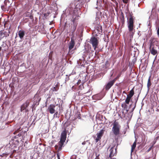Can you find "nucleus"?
<instances>
[{
    "label": "nucleus",
    "mask_w": 159,
    "mask_h": 159,
    "mask_svg": "<svg viewBox=\"0 0 159 159\" xmlns=\"http://www.w3.org/2000/svg\"><path fill=\"white\" fill-rule=\"evenodd\" d=\"M157 35L158 36V37L159 38V26L157 28Z\"/></svg>",
    "instance_id": "34"
},
{
    "label": "nucleus",
    "mask_w": 159,
    "mask_h": 159,
    "mask_svg": "<svg viewBox=\"0 0 159 159\" xmlns=\"http://www.w3.org/2000/svg\"><path fill=\"white\" fill-rule=\"evenodd\" d=\"M117 147L115 148V146H112L110 149V153L109 156H114L116 155L117 154Z\"/></svg>",
    "instance_id": "6"
},
{
    "label": "nucleus",
    "mask_w": 159,
    "mask_h": 159,
    "mask_svg": "<svg viewBox=\"0 0 159 159\" xmlns=\"http://www.w3.org/2000/svg\"><path fill=\"white\" fill-rule=\"evenodd\" d=\"M134 88H133L130 91L129 94L127 95L128 96L131 98L133 97L134 94Z\"/></svg>",
    "instance_id": "17"
},
{
    "label": "nucleus",
    "mask_w": 159,
    "mask_h": 159,
    "mask_svg": "<svg viewBox=\"0 0 159 159\" xmlns=\"http://www.w3.org/2000/svg\"><path fill=\"white\" fill-rule=\"evenodd\" d=\"M30 14L31 13L30 12L26 11L24 13V15L25 17H29Z\"/></svg>",
    "instance_id": "24"
},
{
    "label": "nucleus",
    "mask_w": 159,
    "mask_h": 159,
    "mask_svg": "<svg viewBox=\"0 0 159 159\" xmlns=\"http://www.w3.org/2000/svg\"><path fill=\"white\" fill-rule=\"evenodd\" d=\"M136 145V140H135L134 142V143L131 146V153H132L133 152L134 150L135 149Z\"/></svg>",
    "instance_id": "18"
},
{
    "label": "nucleus",
    "mask_w": 159,
    "mask_h": 159,
    "mask_svg": "<svg viewBox=\"0 0 159 159\" xmlns=\"http://www.w3.org/2000/svg\"><path fill=\"white\" fill-rule=\"evenodd\" d=\"M113 157V156H108L107 157L106 159H116V158H112V157Z\"/></svg>",
    "instance_id": "32"
},
{
    "label": "nucleus",
    "mask_w": 159,
    "mask_h": 159,
    "mask_svg": "<svg viewBox=\"0 0 159 159\" xmlns=\"http://www.w3.org/2000/svg\"><path fill=\"white\" fill-rule=\"evenodd\" d=\"M150 52L153 55H155L157 53V51L155 47L153 46V47H152V44H151L150 45L149 48Z\"/></svg>",
    "instance_id": "8"
},
{
    "label": "nucleus",
    "mask_w": 159,
    "mask_h": 159,
    "mask_svg": "<svg viewBox=\"0 0 159 159\" xmlns=\"http://www.w3.org/2000/svg\"><path fill=\"white\" fill-rule=\"evenodd\" d=\"M105 130L102 129L97 134V137L95 139V142L97 143L101 139L102 136H103Z\"/></svg>",
    "instance_id": "5"
},
{
    "label": "nucleus",
    "mask_w": 159,
    "mask_h": 159,
    "mask_svg": "<svg viewBox=\"0 0 159 159\" xmlns=\"http://www.w3.org/2000/svg\"><path fill=\"white\" fill-rule=\"evenodd\" d=\"M76 89V87H75V86H73L72 87V90H73V91H74Z\"/></svg>",
    "instance_id": "35"
},
{
    "label": "nucleus",
    "mask_w": 159,
    "mask_h": 159,
    "mask_svg": "<svg viewBox=\"0 0 159 159\" xmlns=\"http://www.w3.org/2000/svg\"><path fill=\"white\" fill-rule=\"evenodd\" d=\"M90 43L92 44L94 50H96L99 43L97 38L94 37H91L90 39Z\"/></svg>",
    "instance_id": "3"
},
{
    "label": "nucleus",
    "mask_w": 159,
    "mask_h": 159,
    "mask_svg": "<svg viewBox=\"0 0 159 159\" xmlns=\"http://www.w3.org/2000/svg\"><path fill=\"white\" fill-rule=\"evenodd\" d=\"M136 102H137V101L136 102V103H135V106H134V107L133 108L132 111H133L134 110V109H135V107H136Z\"/></svg>",
    "instance_id": "42"
},
{
    "label": "nucleus",
    "mask_w": 159,
    "mask_h": 159,
    "mask_svg": "<svg viewBox=\"0 0 159 159\" xmlns=\"http://www.w3.org/2000/svg\"><path fill=\"white\" fill-rule=\"evenodd\" d=\"M113 127L112 131L115 135H119L120 134V129L121 126L119 122L115 120L112 124Z\"/></svg>",
    "instance_id": "2"
},
{
    "label": "nucleus",
    "mask_w": 159,
    "mask_h": 159,
    "mask_svg": "<svg viewBox=\"0 0 159 159\" xmlns=\"http://www.w3.org/2000/svg\"><path fill=\"white\" fill-rule=\"evenodd\" d=\"M127 66H125L122 70L121 71L122 72H125V71L127 69Z\"/></svg>",
    "instance_id": "33"
},
{
    "label": "nucleus",
    "mask_w": 159,
    "mask_h": 159,
    "mask_svg": "<svg viewBox=\"0 0 159 159\" xmlns=\"http://www.w3.org/2000/svg\"><path fill=\"white\" fill-rule=\"evenodd\" d=\"M1 49H2V48L1 47H0V52L1 50Z\"/></svg>",
    "instance_id": "47"
},
{
    "label": "nucleus",
    "mask_w": 159,
    "mask_h": 159,
    "mask_svg": "<svg viewBox=\"0 0 159 159\" xmlns=\"http://www.w3.org/2000/svg\"><path fill=\"white\" fill-rule=\"evenodd\" d=\"M66 137H65V136L61 135V137L60 141L65 142L66 140Z\"/></svg>",
    "instance_id": "23"
},
{
    "label": "nucleus",
    "mask_w": 159,
    "mask_h": 159,
    "mask_svg": "<svg viewBox=\"0 0 159 159\" xmlns=\"http://www.w3.org/2000/svg\"><path fill=\"white\" fill-rule=\"evenodd\" d=\"M30 102V100H27L25 103H23L21 106L20 111H25V112L28 111L27 108L29 106Z\"/></svg>",
    "instance_id": "4"
},
{
    "label": "nucleus",
    "mask_w": 159,
    "mask_h": 159,
    "mask_svg": "<svg viewBox=\"0 0 159 159\" xmlns=\"http://www.w3.org/2000/svg\"><path fill=\"white\" fill-rule=\"evenodd\" d=\"M96 158H95V159H100L99 158V156L100 155L99 154H97V153H96Z\"/></svg>",
    "instance_id": "36"
},
{
    "label": "nucleus",
    "mask_w": 159,
    "mask_h": 159,
    "mask_svg": "<svg viewBox=\"0 0 159 159\" xmlns=\"http://www.w3.org/2000/svg\"><path fill=\"white\" fill-rule=\"evenodd\" d=\"M57 156L58 159H60V156L59 155L57 154Z\"/></svg>",
    "instance_id": "44"
},
{
    "label": "nucleus",
    "mask_w": 159,
    "mask_h": 159,
    "mask_svg": "<svg viewBox=\"0 0 159 159\" xmlns=\"http://www.w3.org/2000/svg\"><path fill=\"white\" fill-rule=\"evenodd\" d=\"M78 23L71 24L70 27V30L72 33H74L76 29Z\"/></svg>",
    "instance_id": "12"
},
{
    "label": "nucleus",
    "mask_w": 159,
    "mask_h": 159,
    "mask_svg": "<svg viewBox=\"0 0 159 159\" xmlns=\"http://www.w3.org/2000/svg\"><path fill=\"white\" fill-rule=\"evenodd\" d=\"M67 23H65L64 25V27H66V26Z\"/></svg>",
    "instance_id": "43"
},
{
    "label": "nucleus",
    "mask_w": 159,
    "mask_h": 159,
    "mask_svg": "<svg viewBox=\"0 0 159 159\" xmlns=\"http://www.w3.org/2000/svg\"><path fill=\"white\" fill-rule=\"evenodd\" d=\"M66 135L67 130L66 129H65L61 132V135L65 136V137H66Z\"/></svg>",
    "instance_id": "22"
},
{
    "label": "nucleus",
    "mask_w": 159,
    "mask_h": 159,
    "mask_svg": "<svg viewBox=\"0 0 159 159\" xmlns=\"http://www.w3.org/2000/svg\"><path fill=\"white\" fill-rule=\"evenodd\" d=\"M55 106L53 104H50L47 109V111L51 114H53L55 112Z\"/></svg>",
    "instance_id": "7"
},
{
    "label": "nucleus",
    "mask_w": 159,
    "mask_h": 159,
    "mask_svg": "<svg viewBox=\"0 0 159 159\" xmlns=\"http://www.w3.org/2000/svg\"><path fill=\"white\" fill-rule=\"evenodd\" d=\"M131 98L127 96V97L125 99V103L127 104H128L129 103V102L130 101V100L131 99Z\"/></svg>",
    "instance_id": "21"
},
{
    "label": "nucleus",
    "mask_w": 159,
    "mask_h": 159,
    "mask_svg": "<svg viewBox=\"0 0 159 159\" xmlns=\"http://www.w3.org/2000/svg\"><path fill=\"white\" fill-rule=\"evenodd\" d=\"M29 18L31 19H32L33 20V16L31 14H30V15H29Z\"/></svg>",
    "instance_id": "37"
},
{
    "label": "nucleus",
    "mask_w": 159,
    "mask_h": 159,
    "mask_svg": "<svg viewBox=\"0 0 159 159\" xmlns=\"http://www.w3.org/2000/svg\"><path fill=\"white\" fill-rule=\"evenodd\" d=\"M75 44V42L73 38H71V41L70 42L69 45V52H70L71 50L74 48Z\"/></svg>",
    "instance_id": "9"
},
{
    "label": "nucleus",
    "mask_w": 159,
    "mask_h": 159,
    "mask_svg": "<svg viewBox=\"0 0 159 159\" xmlns=\"http://www.w3.org/2000/svg\"><path fill=\"white\" fill-rule=\"evenodd\" d=\"M115 82V80H112L108 82L106 85L105 87V89L106 90H109L111 87L113 85Z\"/></svg>",
    "instance_id": "11"
},
{
    "label": "nucleus",
    "mask_w": 159,
    "mask_h": 159,
    "mask_svg": "<svg viewBox=\"0 0 159 159\" xmlns=\"http://www.w3.org/2000/svg\"><path fill=\"white\" fill-rule=\"evenodd\" d=\"M25 19L26 20V21H28V19H27L26 18H25Z\"/></svg>",
    "instance_id": "48"
},
{
    "label": "nucleus",
    "mask_w": 159,
    "mask_h": 159,
    "mask_svg": "<svg viewBox=\"0 0 159 159\" xmlns=\"http://www.w3.org/2000/svg\"><path fill=\"white\" fill-rule=\"evenodd\" d=\"M126 104L125 103L122 104L121 106V107L124 109H126L127 107V106Z\"/></svg>",
    "instance_id": "26"
},
{
    "label": "nucleus",
    "mask_w": 159,
    "mask_h": 159,
    "mask_svg": "<svg viewBox=\"0 0 159 159\" xmlns=\"http://www.w3.org/2000/svg\"><path fill=\"white\" fill-rule=\"evenodd\" d=\"M95 28L98 32H102V27L99 25H97L95 27Z\"/></svg>",
    "instance_id": "16"
},
{
    "label": "nucleus",
    "mask_w": 159,
    "mask_h": 159,
    "mask_svg": "<svg viewBox=\"0 0 159 159\" xmlns=\"http://www.w3.org/2000/svg\"><path fill=\"white\" fill-rule=\"evenodd\" d=\"M153 147V146H151V147H150L148 149V150L147 152H149L152 149V148Z\"/></svg>",
    "instance_id": "38"
},
{
    "label": "nucleus",
    "mask_w": 159,
    "mask_h": 159,
    "mask_svg": "<svg viewBox=\"0 0 159 159\" xmlns=\"http://www.w3.org/2000/svg\"><path fill=\"white\" fill-rule=\"evenodd\" d=\"M151 77L150 76L149 78H148V83H147V87L148 89H149L152 85V84L151 82V79H150Z\"/></svg>",
    "instance_id": "20"
},
{
    "label": "nucleus",
    "mask_w": 159,
    "mask_h": 159,
    "mask_svg": "<svg viewBox=\"0 0 159 159\" xmlns=\"http://www.w3.org/2000/svg\"><path fill=\"white\" fill-rule=\"evenodd\" d=\"M10 32L9 30H6V31H4L3 33H1V35L3 36V37H7L9 36Z\"/></svg>",
    "instance_id": "13"
},
{
    "label": "nucleus",
    "mask_w": 159,
    "mask_h": 159,
    "mask_svg": "<svg viewBox=\"0 0 159 159\" xmlns=\"http://www.w3.org/2000/svg\"><path fill=\"white\" fill-rule=\"evenodd\" d=\"M128 0H122L123 2L125 3H127Z\"/></svg>",
    "instance_id": "39"
},
{
    "label": "nucleus",
    "mask_w": 159,
    "mask_h": 159,
    "mask_svg": "<svg viewBox=\"0 0 159 159\" xmlns=\"http://www.w3.org/2000/svg\"><path fill=\"white\" fill-rule=\"evenodd\" d=\"M122 74V72H121L120 73L118 74L117 77L115 78L113 80H115V81H116L117 79H118L121 76V74Z\"/></svg>",
    "instance_id": "28"
},
{
    "label": "nucleus",
    "mask_w": 159,
    "mask_h": 159,
    "mask_svg": "<svg viewBox=\"0 0 159 159\" xmlns=\"http://www.w3.org/2000/svg\"><path fill=\"white\" fill-rule=\"evenodd\" d=\"M76 20V17H75L74 18V16L72 17V24L74 23H78L76 22L75 21Z\"/></svg>",
    "instance_id": "25"
},
{
    "label": "nucleus",
    "mask_w": 159,
    "mask_h": 159,
    "mask_svg": "<svg viewBox=\"0 0 159 159\" xmlns=\"http://www.w3.org/2000/svg\"><path fill=\"white\" fill-rule=\"evenodd\" d=\"M122 18H121V21L122 23V25H123L125 22V17L123 13L122 12L121 13Z\"/></svg>",
    "instance_id": "19"
},
{
    "label": "nucleus",
    "mask_w": 159,
    "mask_h": 159,
    "mask_svg": "<svg viewBox=\"0 0 159 159\" xmlns=\"http://www.w3.org/2000/svg\"><path fill=\"white\" fill-rule=\"evenodd\" d=\"M64 142L60 141L58 143V145H56L55 146V148L58 151H61V150L62 147L63 145Z\"/></svg>",
    "instance_id": "10"
},
{
    "label": "nucleus",
    "mask_w": 159,
    "mask_h": 159,
    "mask_svg": "<svg viewBox=\"0 0 159 159\" xmlns=\"http://www.w3.org/2000/svg\"><path fill=\"white\" fill-rule=\"evenodd\" d=\"M70 159H77V156L75 155H72Z\"/></svg>",
    "instance_id": "30"
},
{
    "label": "nucleus",
    "mask_w": 159,
    "mask_h": 159,
    "mask_svg": "<svg viewBox=\"0 0 159 159\" xmlns=\"http://www.w3.org/2000/svg\"><path fill=\"white\" fill-rule=\"evenodd\" d=\"M71 74H70L69 76H68V75H66V76H67V77L66 78L65 81H67L70 79L69 76Z\"/></svg>",
    "instance_id": "29"
},
{
    "label": "nucleus",
    "mask_w": 159,
    "mask_h": 159,
    "mask_svg": "<svg viewBox=\"0 0 159 159\" xmlns=\"http://www.w3.org/2000/svg\"><path fill=\"white\" fill-rule=\"evenodd\" d=\"M16 132H17V131H15V132H14V134H15L16 133Z\"/></svg>",
    "instance_id": "46"
},
{
    "label": "nucleus",
    "mask_w": 159,
    "mask_h": 159,
    "mask_svg": "<svg viewBox=\"0 0 159 159\" xmlns=\"http://www.w3.org/2000/svg\"><path fill=\"white\" fill-rule=\"evenodd\" d=\"M25 35V31L24 30H20L18 32V35L20 39H22Z\"/></svg>",
    "instance_id": "15"
},
{
    "label": "nucleus",
    "mask_w": 159,
    "mask_h": 159,
    "mask_svg": "<svg viewBox=\"0 0 159 159\" xmlns=\"http://www.w3.org/2000/svg\"><path fill=\"white\" fill-rule=\"evenodd\" d=\"M10 4L9 1L8 0H5L4 2V5H7V4Z\"/></svg>",
    "instance_id": "27"
},
{
    "label": "nucleus",
    "mask_w": 159,
    "mask_h": 159,
    "mask_svg": "<svg viewBox=\"0 0 159 159\" xmlns=\"http://www.w3.org/2000/svg\"><path fill=\"white\" fill-rule=\"evenodd\" d=\"M57 113H58V112H56V113H55V114H57Z\"/></svg>",
    "instance_id": "49"
},
{
    "label": "nucleus",
    "mask_w": 159,
    "mask_h": 159,
    "mask_svg": "<svg viewBox=\"0 0 159 159\" xmlns=\"http://www.w3.org/2000/svg\"><path fill=\"white\" fill-rule=\"evenodd\" d=\"M21 135V134H20V133H19L18 134V137H16V136L15 137L16 138H18V137H20Z\"/></svg>",
    "instance_id": "41"
},
{
    "label": "nucleus",
    "mask_w": 159,
    "mask_h": 159,
    "mask_svg": "<svg viewBox=\"0 0 159 159\" xmlns=\"http://www.w3.org/2000/svg\"><path fill=\"white\" fill-rule=\"evenodd\" d=\"M81 80H79L77 83V84L79 85L81 83Z\"/></svg>",
    "instance_id": "40"
},
{
    "label": "nucleus",
    "mask_w": 159,
    "mask_h": 159,
    "mask_svg": "<svg viewBox=\"0 0 159 159\" xmlns=\"http://www.w3.org/2000/svg\"><path fill=\"white\" fill-rule=\"evenodd\" d=\"M10 6H7V5H4L1 6V8L4 11H8L9 9Z\"/></svg>",
    "instance_id": "14"
},
{
    "label": "nucleus",
    "mask_w": 159,
    "mask_h": 159,
    "mask_svg": "<svg viewBox=\"0 0 159 159\" xmlns=\"http://www.w3.org/2000/svg\"><path fill=\"white\" fill-rule=\"evenodd\" d=\"M85 144V142H83V143H82V144L83 145H84V144Z\"/></svg>",
    "instance_id": "45"
},
{
    "label": "nucleus",
    "mask_w": 159,
    "mask_h": 159,
    "mask_svg": "<svg viewBox=\"0 0 159 159\" xmlns=\"http://www.w3.org/2000/svg\"><path fill=\"white\" fill-rule=\"evenodd\" d=\"M75 116H76L77 118H78L79 119H80L81 118V115L80 114H77L75 115Z\"/></svg>",
    "instance_id": "31"
},
{
    "label": "nucleus",
    "mask_w": 159,
    "mask_h": 159,
    "mask_svg": "<svg viewBox=\"0 0 159 159\" xmlns=\"http://www.w3.org/2000/svg\"><path fill=\"white\" fill-rule=\"evenodd\" d=\"M128 11L129 18L127 21L128 27L130 34L133 35L134 33L135 30L134 25L135 18L133 16L132 12H130L129 10Z\"/></svg>",
    "instance_id": "1"
}]
</instances>
